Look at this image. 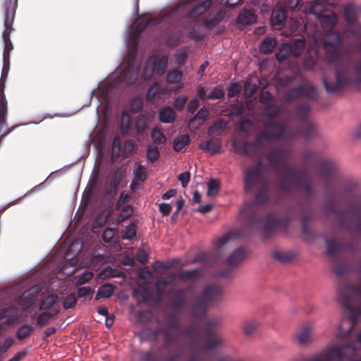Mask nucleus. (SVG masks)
<instances>
[{
  "mask_svg": "<svg viewBox=\"0 0 361 361\" xmlns=\"http://www.w3.org/2000/svg\"><path fill=\"white\" fill-rule=\"evenodd\" d=\"M326 0H317L309 6L307 13L313 14L320 20V23L327 33L323 38L314 35L309 41V49L303 62L304 68L311 71L314 68L318 58L319 49L322 47L326 53L328 63H340L344 58V53L341 51L340 44L341 35L337 32H331L334 25L337 23L336 14L327 9Z\"/></svg>",
  "mask_w": 361,
  "mask_h": 361,
  "instance_id": "nucleus-1",
  "label": "nucleus"
},
{
  "mask_svg": "<svg viewBox=\"0 0 361 361\" xmlns=\"http://www.w3.org/2000/svg\"><path fill=\"white\" fill-rule=\"evenodd\" d=\"M265 128L266 133L262 134L255 142H245L240 145L236 140H233L232 145L234 151L238 154L252 156L250 152L251 149L256 151L263 149L273 140L284 137L287 133L286 128L279 124H268Z\"/></svg>",
  "mask_w": 361,
  "mask_h": 361,
  "instance_id": "nucleus-2",
  "label": "nucleus"
},
{
  "mask_svg": "<svg viewBox=\"0 0 361 361\" xmlns=\"http://www.w3.org/2000/svg\"><path fill=\"white\" fill-rule=\"evenodd\" d=\"M361 361V348L354 345H334L309 361Z\"/></svg>",
  "mask_w": 361,
  "mask_h": 361,
  "instance_id": "nucleus-3",
  "label": "nucleus"
},
{
  "mask_svg": "<svg viewBox=\"0 0 361 361\" xmlns=\"http://www.w3.org/2000/svg\"><path fill=\"white\" fill-rule=\"evenodd\" d=\"M221 295V290L218 286L207 287L202 296L197 300L193 307L195 315L204 313L207 307Z\"/></svg>",
  "mask_w": 361,
  "mask_h": 361,
  "instance_id": "nucleus-4",
  "label": "nucleus"
},
{
  "mask_svg": "<svg viewBox=\"0 0 361 361\" xmlns=\"http://www.w3.org/2000/svg\"><path fill=\"white\" fill-rule=\"evenodd\" d=\"M14 18V8L7 7L4 18V30L2 34V37L4 44L3 61H10L11 52L13 48L12 42L10 39V35L13 30V23Z\"/></svg>",
  "mask_w": 361,
  "mask_h": 361,
  "instance_id": "nucleus-5",
  "label": "nucleus"
},
{
  "mask_svg": "<svg viewBox=\"0 0 361 361\" xmlns=\"http://www.w3.org/2000/svg\"><path fill=\"white\" fill-rule=\"evenodd\" d=\"M305 45L304 37L295 39L290 44H283L276 57L279 62H282L289 56H298L302 52Z\"/></svg>",
  "mask_w": 361,
  "mask_h": 361,
  "instance_id": "nucleus-6",
  "label": "nucleus"
},
{
  "mask_svg": "<svg viewBox=\"0 0 361 361\" xmlns=\"http://www.w3.org/2000/svg\"><path fill=\"white\" fill-rule=\"evenodd\" d=\"M168 63L167 56H161V57H152L147 63L145 72L144 73V79L147 80L151 78L152 73H157L159 75H162L165 73V70Z\"/></svg>",
  "mask_w": 361,
  "mask_h": 361,
  "instance_id": "nucleus-7",
  "label": "nucleus"
},
{
  "mask_svg": "<svg viewBox=\"0 0 361 361\" xmlns=\"http://www.w3.org/2000/svg\"><path fill=\"white\" fill-rule=\"evenodd\" d=\"M317 92L314 87L309 83H305L301 86L293 88L288 92L285 95L286 100H293L300 97L305 96L309 99H314L317 97Z\"/></svg>",
  "mask_w": 361,
  "mask_h": 361,
  "instance_id": "nucleus-8",
  "label": "nucleus"
},
{
  "mask_svg": "<svg viewBox=\"0 0 361 361\" xmlns=\"http://www.w3.org/2000/svg\"><path fill=\"white\" fill-rule=\"evenodd\" d=\"M286 20V14L283 8L279 4L273 10L270 18V24L274 30H280Z\"/></svg>",
  "mask_w": 361,
  "mask_h": 361,
  "instance_id": "nucleus-9",
  "label": "nucleus"
},
{
  "mask_svg": "<svg viewBox=\"0 0 361 361\" xmlns=\"http://www.w3.org/2000/svg\"><path fill=\"white\" fill-rule=\"evenodd\" d=\"M209 111L206 108H202L197 111L196 115L190 120L188 128L191 131L196 130L205 122Z\"/></svg>",
  "mask_w": 361,
  "mask_h": 361,
  "instance_id": "nucleus-10",
  "label": "nucleus"
},
{
  "mask_svg": "<svg viewBox=\"0 0 361 361\" xmlns=\"http://www.w3.org/2000/svg\"><path fill=\"white\" fill-rule=\"evenodd\" d=\"M336 84L330 85L326 78L323 79V83L325 89L329 92H335L340 90V88L348 82V78L345 73L336 71Z\"/></svg>",
  "mask_w": 361,
  "mask_h": 361,
  "instance_id": "nucleus-11",
  "label": "nucleus"
},
{
  "mask_svg": "<svg viewBox=\"0 0 361 361\" xmlns=\"http://www.w3.org/2000/svg\"><path fill=\"white\" fill-rule=\"evenodd\" d=\"M303 24L304 21L302 20H297L291 18L288 23V30L283 31L281 35L284 36L296 35L307 29V25Z\"/></svg>",
  "mask_w": 361,
  "mask_h": 361,
  "instance_id": "nucleus-12",
  "label": "nucleus"
},
{
  "mask_svg": "<svg viewBox=\"0 0 361 361\" xmlns=\"http://www.w3.org/2000/svg\"><path fill=\"white\" fill-rule=\"evenodd\" d=\"M200 148L212 154L220 153L221 152V141L219 138L212 137L202 142L200 145Z\"/></svg>",
  "mask_w": 361,
  "mask_h": 361,
  "instance_id": "nucleus-13",
  "label": "nucleus"
},
{
  "mask_svg": "<svg viewBox=\"0 0 361 361\" xmlns=\"http://www.w3.org/2000/svg\"><path fill=\"white\" fill-rule=\"evenodd\" d=\"M257 20L255 13L249 10H243L238 15L237 21L239 24L248 25Z\"/></svg>",
  "mask_w": 361,
  "mask_h": 361,
  "instance_id": "nucleus-14",
  "label": "nucleus"
},
{
  "mask_svg": "<svg viewBox=\"0 0 361 361\" xmlns=\"http://www.w3.org/2000/svg\"><path fill=\"white\" fill-rule=\"evenodd\" d=\"M226 127L227 122L223 119H219L208 128V134L209 135H221Z\"/></svg>",
  "mask_w": 361,
  "mask_h": 361,
  "instance_id": "nucleus-15",
  "label": "nucleus"
},
{
  "mask_svg": "<svg viewBox=\"0 0 361 361\" xmlns=\"http://www.w3.org/2000/svg\"><path fill=\"white\" fill-rule=\"evenodd\" d=\"M35 300V296L32 295L31 290L25 291L18 298V304L25 310L32 306Z\"/></svg>",
  "mask_w": 361,
  "mask_h": 361,
  "instance_id": "nucleus-16",
  "label": "nucleus"
},
{
  "mask_svg": "<svg viewBox=\"0 0 361 361\" xmlns=\"http://www.w3.org/2000/svg\"><path fill=\"white\" fill-rule=\"evenodd\" d=\"M134 180L131 183L130 187L135 188L136 180L144 181L146 179L147 173L145 168L140 164H137L134 169Z\"/></svg>",
  "mask_w": 361,
  "mask_h": 361,
  "instance_id": "nucleus-17",
  "label": "nucleus"
},
{
  "mask_svg": "<svg viewBox=\"0 0 361 361\" xmlns=\"http://www.w3.org/2000/svg\"><path fill=\"white\" fill-rule=\"evenodd\" d=\"M260 177L259 169H255L250 170L245 178V188L247 190L250 188L253 184L257 183Z\"/></svg>",
  "mask_w": 361,
  "mask_h": 361,
  "instance_id": "nucleus-18",
  "label": "nucleus"
},
{
  "mask_svg": "<svg viewBox=\"0 0 361 361\" xmlns=\"http://www.w3.org/2000/svg\"><path fill=\"white\" fill-rule=\"evenodd\" d=\"M115 286L111 283H106L102 285L97 291L96 299L109 298L114 292Z\"/></svg>",
  "mask_w": 361,
  "mask_h": 361,
  "instance_id": "nucleus-19",
  "label": "nucleus"
},
{
  "mask_svg": "<svg viewBox=\"0 0 361 361\" xmlns=\"http://www.w3.org/2000/svg\"><path fill=\"white\" fill-rule=\"evenodd\" d=\"M175 111L171 107H164L160 110L159 118L162 123L173 122L175 118Z\"/></svg>",
  "mask_w": 361,
  "mask_h": 361,
  "instance_id": "nucleus-20",
  "label": "nucleus"
},
{
  "mask_svg": "<svg viewBox=\"0 0 361 361\" xmlns=\"http://www.w3.org/2000/svg\"><path fill=\"white\" fill-rule=\"evenodd\" d=\"M166 89H159L158 85L157 83L154 84L147 91V99L148 101L153 100L156 95H158L159 98H161L165 96L167 92Z\"/></svg>",
  "mask_w": 361,
  "mask_h": 361,
  "instance_id": "nucleus-21",
  "label": "nucleus"
},
{
  "mask_svg": "<svg viewBox=\"0 0 361 361\" xmlns=\"http://www.w3.org/2000/svg\"><path fill=\"white\" fill-rule=\"evenodd\" d=\"M123 273L118 271L116 269H113L111 267H107L104 269L99 274V278L101 279H106L115 277L123 276Z\"/></svg>",
  "mask_w": 361,
  "mask_h": 361,
  "instance_id": "nucleus-22",
  "label": "nucleus"
},
{
  "mask_svg": "<svg viewBox=\"0 0 361 361\" xmlns=\"http://www.w3.org/2000/svg\"><path fill=\"white\" fill-rule=\"evenodd\" d=\"M276 45V41L274 38L267 37L264 39L259 47V50L263 54L271 53Z\"/></svg>",
  "mask_w": 361,
  "mask_h": 361,
  "instance_id": "nucleus-23",
  "label": "nucleus"
},
{
  "mask_svg": "<svg viewBox=\"0 0 361 361\" xmlns=\"http://www.w3.org/2000/svg\"><path fill=\"white\" fill-rule=\"evenodd\" d=\"M245 257V252L243 249L238 248L235 250L228 258V263L230 265H235L242 262Z\"/></svg>",
  "mask_w": 361,
  "mask_h": 361,
  "instance_id": "nucleus-24",
  "label": "nucleus"
},
{
  "mask_svg": "<svg viewBox=\"0 0 361 361\" xmlns=\"http://www.w3.org/2000/svg\"><path fill=\"white\" fill-rule=\"evenodd\" d=\"M190 142V137L188 135H182L173 140V149L176 152L181 151Z\"/></svg>",
  "mask_w": 361,
  "mask_h": 361,
  "instance_id": "nucleus-25",
  "label": "nucleus"
},
{
  "mask_svg": "<svg viewBox=\"0 0 361 361\" xmlns=\"http://www.w3.org/2000/svg\"><path fill=\"white\" fill-rule=\"evenodd\" d=\"M310 338L311 329L309 326L301 329L297 335L298 341L301 345L307 344L310 341Z\"/></svg>",
  "mask_w": 361,
  "mask_h": 361,
  "instance_id": "nucleus-26",
  "label": "nucleus"
},
{
  "mask_svg": "<svg viewBox=\"0 0 361 361\" xmlns=\"http://www.w3.org/2000/svg\"><path fill=\"white\" fill-rule=\"evenodd\" d=\"M357 8L352 4L346 5L344 8L343 16L345 20L350 23L353 22L356 18Z\"/></svg>",
  "mask_w": 361,
  "mask_h": 361,
  "instance_id": "nucleus-27",
  "label": "nucleus"
},
{
  "mask_svg": "<svg viewBox=\"0 0 361 361\" xmlns=\"http://www.w3.org/2000/svg\"><path fill=\"white\" fill-rule=\"evenodd\" d=\"M137 226L134 223L130 224L127 226L122 233V238L126 240H132L136 235Z\"/></svg>",
  "mask_w": 361,
  "mask_h": 361,
  "instance_id": "nucleus-28",
  "label": "nucleus"
},
{
  "mask_svg": "<svg viewBox=\"0 0 361 361\" xmlns=\"http://www.w3.org/2000/svg\"><path fill=\"white\" fill-rule=\"evenodd\" d=\"M117 209L121 211L117 220L118 223H121L129 218L133 212V207L130 204Z\"/></svg>",
  "mask_w": 361,
  "mask_h": 361,
  "instance_id": "nucleus-29",
  "label": "nucleus"
},
{
  "mask_svg": "<svg viewBox=\"0 0 361 361\" xmlns=\"http://www.w3.org/2000/svg\"><path fill=\"white\" fill-rule=\"evenodd\" d=\"M151 137L155 144H164L166 141V137L158 128L152 129Z\"/></svg>",
  "mask_w": 361,
  "mask_h": 361,
  "instance_id": "nucleus-30",
  "label": "nucleus"
},
{
  "mask_svg": "<svg viewBox=\"0 0 361 361\" xmlns=\"http://www.w3.org/2000/svg\"><path fill=\"white\" fill-rule=\"evenodd\" d=\"M283 152L281 150H274L268 154V160L270 164L281 163L283 159Z\"/></svg>",
  "mask_w": 361,
  "mask_h": 361,
  "instance_id": "nucleus-31",
  "label": "nucleus"
},
{
  "mask_svg": "<svg viewBox=\"0 0 361 361\" xmlns=\"http://www.w3.org/2000/svg\"><path fill=\"white\" fill-rule=\"evenodd\" d=\"M220 190V183L217 180H212L208 183L207 195L209 197L216 196Z\"/></svg>",
  "mask_w": 361,
  "mask_h": 361,
  "instance_id": "nucleus-32",
  "label": "nucleus"
},
{
  "mask_svg": "<svg viewBox=\"0 0 361 361\" xmlns=\"http://www.w3.org/2000/svg\"><path fill=\"white\" fill-rule=\"evenodd\" d=\"M58 299L56 295L52 294L48 295L41 303L40 310H47L53 306Z\"/></svg>",
  "mask_w": 361,
  "mask_h": 361,
  "instance_id": "nucleus-33",
  "label": "nucleus"
},
{
  "mask_svg": "<svg viewBox=\"0 0 361 361\" xmlns=\"http://www.w3.org/2000/svg\"><path fill=\"white\" fill-rule=\"evenodd\" d=\"M94 276L92 271H85L76 278L75 284L78 286H82L90 281Z\"/></svg>",
  "mask_w": 361,
  "mask_h": 361,
  "instance_id": "nucleus-34",
  "label": "nucleus"
},
{
  "mask_svg": "<svg viewBox=\"0 0 361 361\" xmlns=\"http://www.w3.org/2000/svg\"><path fill=\"white\" fill-rule=\"evenodd\" d=\"M182 78V73L179 70H174L169 73L167 75V82L171 84L178 83Z\"/></svg>",
  "mask_w": 361,
  "mask_h": 361,
  "instance_id": "nucleus-35",
  "label": "nucleus"
},
{
  "mask_svg": "<svg viewBox=\"0 0 361 361\" xmlns=\"http://www.w3.org/2000/svg\"><path fill=\"white\" fill-rule=\"evenodd\" d=\"M200 277V271L197 270L183 271L180 275V279L183 280H197Z\"/></svg>",
  "mask_w": 361,
  "mask_h": 361,
  "instance_id": "nucleus-36",
  "label": "nucleus"
},
{
  "mask_svg": "<svg viewBox=\"0 0 361 361\" xmlns=\"http://www.w3.org/2000/svg\"><path fill=\"white\" fill-rule=\"evenodd\" d=\"M58 312V310H55L53 314L49 312H43L40 314L37 318V324L40 326L46 324L50 319V318L52 317L54 315H56Z\"/></svg>",
  "mask_w": 361,
  "mask_h": 361,
  "instance_id": "nucleus-37",
  "label": "nucleus"
},
{
  "mask_svg": "<svg viewBox=\"0 0 361 361\" xmlns=\"http://www.w3.org/2000/svg\"><path fill=\"white\" fill-rule=\"evenodd\" d=\"M224 96V91L222 87H216L208 94L207 98L209 99H221Z\"/></svg>",
  "mask_w": 361,
  "mask_h": 361,
  "instance_id": "nucleus-38",
  "label": "nucleus"
},
{
  "mask_svg": "<svg viewBox=\"0 0 361 361\" xmlns=\"http://www.w3.org/2000/svg\"><path fill=\"white\" fill-rule=\"evenodd\" d=\"M258 85L257 83L251 84L250 82L246 81L245 84L244 91L247 97H250L257 91Z\"/></svg>",
  "mask_w": 361,
  "mask_h": 361,
  "instance_id": "nucleus-39",
  "label": "nucleus"
},
{
  "mask_svg": "<svg viewBox=\"0 0 361 361\" xmlns=\"http://www.w3.org/2000/svg\"><path fill=\"white\" fill-rule=\"evenodd\" d=\"M241 91V86L237 83H231L228 88V96L229 97H234L238 95Z\"/></svg>",
  "mask_w": 361,
  "mask_h": 361,
  "instance_id": "nucleus-40",
  "label": "nucleus"
},
{
  "mask_svg": "<svg viewBox=\"0 0 361 361\" xmlns=\"http://www.w3.org/2000/svg\"><path fill=\"white\" fill-rule=\"evenodd\" d=\"M187 58V52L184 49L178 50L174 56L175 63L177 65H183Z\"/></svg>",
  "mask_w": 361,
  "mask_h": 361,
  "instance_id": "nucleus-41",
  "label": "nucleus"
},
{
  "mask_svg": "<svg viewBox=\"0 0 361 361\" xmlns=\"http://www.w3.org/2000/svg\"><path fill=\"white\" fill-rule=\"evenodd\" d=\"M159 157V152L157 147L150 146L147 149V158L152 162L157 161Z\"/></svg>",
  "mask_w": 361,
  "mask_h": 361,
  "instance_id": "nucleus-42",
  "label": "nucleus"
},
{
  "mask_svg": "<svg viewBox=\"0 0 361 361\" xmlns=\"http://www.w3.org/2000/svg\"><path fill=\"white\" fill-rule=\"evenodd\" d=\"M31 331V327L29 325H23L17 331V338L20 340L27 337Z\"/></svg>",
  "mask_w": 361,
  "mask_h": 361,
  "instance_id": "nucleus-43",
  "label": "nucleus"
},
{
  "mask_svg": "<svg viewBox=\"0 0 361 361\" xmlns=\"http://www.w3.org/2000/svg\"><path fill=\"white\" fill-rule=\"evenodd\" d=\"M76 297L75 294L71 293L68 295L63 301V307L65 309H70L75 306L76 304Z\"/></svg>",
  "mask_w": 361,
  "mask_h": 361,
  "instance_id": "nucleus-44",
  "label": "nucleus"
},
{
  "mask_svg": "<svg viewBox=\"0 0 361 361\" xmlns=\"http://www.w3.org/2000/svg\"><path fill=\"white\" fill-rule=\"evenodd\" d=\"M116 230L111 228H107L104 231L102 238L106 243H110L114 238Z\"/></svg>",
  "mask_w": 361,
  "mask_h": 361,
  "instance_id": "nucleus-45",
  "label": "nucleus"
},
{
  "mask_svg": "<svg viewBox=\"0 0 361 361\" xmlns=\"http://www.w3.org/2000/svg\"><path fill=\"white\" fill-rule=\"evenodd\" d=\"M130 200V195L128 193L122 192L117 201L116 209H121L122 207L127 206Z\"/></svg>",
  "mask_w": 361,
  "mask_h": 361,
  "instance_id": "nucleus-46",
  "label": "nucleus"
},
{
  "mask_svg": "<svg viewBox=\"0 0 361 361\" xmlns=\"http://www.w3.org/2000/svg\"><path fill=\"white\" fill-rule=\"evenodd\" d=\"M281 111L282 109L280 107L271 105L266 109V114L269 117L274 118L280 114Z\"/></svg>",
  "mask_w": 361,
  "mask_h": 361,
  "instance_id": "nucleus-47",
  "label": "nucleus"
},
{
  "mask_svg": "<svg viewBox=\"0 0 361 361\" xmlns=\"http://www.w3.org/2000/svg\"><path fill=\"white\" fill-rule=\"evenodd\" d=\"M257 328V324L255 322L250 321L245 322L243 326V330L246 335H250Z\"/></svg>",
  "mask_w": 361,
  "mask_h": 361,
  "instance_id": "nucleus-48",
  "label": "nucleus"
},
{
  "mask_svg": "<svg viewBox=\"0 0 361 361\" xmlns=\"http://www.w3.org/2000/svg\"><path fill=\"white\" fill-rule=\"evenodd\" d=\"M188 97L185 95L178 96L174 103V106L178 110H182L185 105Z\"/></svg>",
  "mask_w": 361,
  "mask_h": 361,
  "instance_id": "nucleus-49",
  "label": "nucleus"
},
{
  "mask_svg": "<svg viewBox=\"0 0 361 361\" xmlns=\"http://www.w3.org/2000/svg\"><path fill=\"white\" fill-rule=\"evenodd\" d=\"M253 128V123L248 120H243L240 124V130L244 133L251 132Z\"/></svg>",
  "mask_w": 361,
  "mask_h": 361,
  "instance_id": "nucleus-50",
  "label": "nucleus"
},
{
  "mask_svg": "<svg viewBox=\"0 0 361 361\" xmlns=\"http://www.w3.org/2000/svg\"><path fill=\"white\" fill-rule=\"evenodd\" d=\"M93 294L92 289L89 286L81 287L78 288V296L79 298H85Z\"/></svg>",
  "mask_w": 361,
  "mask_h": 361,
  "instance_id": "nucleus-51",
  "label": "nucleus"
},
{
  "mask_svg": "<svg viewBox=\"0 0 361 361\" xmlns=\"http://www.w3.org/2000/svg\"><path fill=\"white\" fill-rule=\"evenodd\" d=\"M142 107V99L141 97L134 98L131 101V109L133 111L137 112Z\"/></svg>",
  "mask_w": 361,
  "mask_h": 361,
  "instance_id": "nucleus-52",
  "label": "nucleus"
},
{
  "mask_svg": "<svg viewBox=\"0 0 361 361\" xmlns=\"http://www.w3.org/2000/svg\"><path fill=\"white\" fill-rule=\"evenodd\" d=\"M190 174L189 172L181 173L178 176V179L181 183L182 186L183 188H185L188 185V184L190 181Z\"/></svg>",
  "mask_w": 361,
  "mask_h": 361,
  "instance_id": "nucleus-53",
  "label": "nucleus"
},
{
  "mask_svg": "<svg viewBox=\"0 0 361 361\" xmlns=\"http://www.w3.org/2000/svg\"><path fill=\"white\" fill-rule=\"evenodd\" d=\"M147 128L146 121L144 118L139 119L136 124V130L138 134H143Z\"/></svg>",
  "mask_w": 361,
  "mask_h": 361,
  "instance_id": "nucleus-54",
  "label": "nucleus"
},
{
  "mask_svg": "<svg viewBox=\"0 0 361 361\" xmlns=\"http://www.w3.org/2000/svg\"><path fill=\"white\" fill-rule=\"evenodd\" d=\"M300 0H283V6L291 9L295 10L300 6Z\"/></svg>",
  "mask_w": 361,
  "mask_h": 361,
  "instance_id": "nucleus-55",
  "label": "nucleus"
},
{
  "mask_svg": "<svg viewBox=\"0 0 361 361\" xmlns=\"http://www.w3.org/2000/svg\"><path fill=\"white\" fill-rule=\"evenodd\" d=\"M10 70V61H3V67H2V71H1V80H6L8 72Z\"/></svg>",
  "mask_w": 361,
  "mask_h": 361,
  "instance_id": "nucleus-56",
  "label": "nucleus"
},
{
  "mask_svg": "<svg viewBox=\"0 0 361 361\" xmlns=\"http://www.w3.org/2000/svg\"><path fill=\"white\" fill-rule=\"evenodd\" d=\"M236 238V235L232 233L228 232L224 234L221 238L218 240V244L222 245L227 243L229 240Z\"/></svg>",
  "mask_w": 361,
  "mask_h": 361,
  "instance_id": "nucleus-57",
  "label": "nucleus"
},
{
  "mask_svg": "<svg viewBox=\"0 0 361 361\" xmlns=\"http://www.w3.org/2000/svg\"><path fill=\"white\" fill-rule=\"evenodd\" d=\"M199 106V102L197 99L191 100L188 106L187 111L191 114H193Z\"/></svg>",
  "mask_w": 361,
  "mask_h": 361,
  "instance_id": "nucleus-58",
  "label": "nucleus"
},
{
  "mask_svg": "<svg viewBox=\"0 0 361 361\" xmlns=\"http://www.w3.org/2000/svg\"><path fill=\"white\" fill-rule=\"evenodd\" d=\"M136 259L142 264H145L147 261V254L144 250H139L136 255Z\"/></svg>",
  "mask_w": 361,
  "mask_h": 361,
  "instance_id": "nucleus-59",
  "label": "nucleus"
},
{
  "mask_svg": "<svg viewBox=\"0 0 361 361\" xmlns=\"http://www.w3.org/2000/svg\"><path fill=\"white\" fill-rule=\"evenodd\" d=\"M159 212L164 216L170 214L171 211V207L169 204L161 203L159 204Z\"/></svg>",
  "mask_w": 361,
  "mask_h": 361,
  "instance_id": "nucleus-60",
  "label": "nucleus"
},
{
  "mask_svg": "<svg viewBox=\"0 0 361 361\" xmlns=\"http://www.w3.org/2000/svg\"><path fill=\"white\" fill-rule=\"evenodd\" d=\"M267 195H268L267 190H263L257 193V195H256V200L258 202L262 203V202H263L264 200H265L267 198Z\"/></svg>",
  "mask_w": 361,
  "mask_h": 361,
  "instance_id": "nucleus-61",
  "label": "nucleus"
},
{
  "mask_svg": "<svg viewBox=\"0 0 361 361\" xmlns=\"http://www.w3.org/2000/svg\"><path fill=\"white\" fill-rule=\"evenodd\" d=\"M133 148H134V145L132 142H127L125 143V146H124V153L126 154V157H128L129 156L130 154H131L133 150Z\"/></svg>",
  "mask_w": 361,
  "mask_h": 361,
  "instance_id": "nucleus-62",
  "label": "nucleus"
},
{
  "mask_svg": "<svg viewBox=\"0 0 361 361\" xmlns=\"http://www.w3.org/2000/svg\"><path fill=\"white\" fill-rule=\"evenodd\" d=\"M176 195V190L175 189H170L162 195L163 200H169Z\"/></svg>",
  "mask_w": 361,
  "mask_h": 361,
  "instance_id": "nucleus-63",
  "label": "nucleus"
},
{
  "mask_svg": "<svg viewBox=\"0 0 361 361\" xmlns=\"http://www.w3.org/2000/svg\"><path fill=\"white\" fill-rule=\"evenodd\" d=\"M212 208H213V204H206V205L200 207L197 209V212H199L202 214H206V213L210 212L212 209Z\"/></svg>",
  "mask_w": 361,
  "mask_h": 361,
  "instance_id": "nucleus-64",
  "label": "nucleus"
}]
</instances>
